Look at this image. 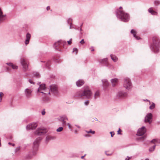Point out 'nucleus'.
I'll use <instances>...</instances> for the list:
<instances>
[{
    "mask_svg": "<svg viewBox=\"0 0 160 160\" xmlns=\"http://www.w3.org/2000/svg\"><path fill=\"white\" fill-rule=\"evenodd\" d=\"M62 45V44L60 42L58 41L54 43L53 45V47L56 50L61 51V49H60L59 47H61Z\"/></svg>",
    "mask_w": 160,
    "mask_h": 160,
    "instance_id": "nucleus-15",
    "label": "nucleus"
},
{
    "mask_svg": "<svg viewBox=\"0 0 160 160\" xmlns=\"http://www.w3.org/2000/svg\"><path fill=\"white\" fill-rule=\"evenodd\" d=\"M128 93L123 91H119L117 94V97L118 98H122L127 97Z\"/></svg>",
    "mask_w": 160,
    "mask_h": 160,
    "instance_id": "nucleus-11",
    "label": "nucleus"
},
{
    "mask_svg": "<svg viewBox=\"0 0 160 160\" xmlns=\"http://www.w3.org/2000/svg\"><path fill=\"white\" fill-rule=\"evenodd\" d=\"M131 158V157H127V158H126L125 160H129Z\"/></svg>",
    "mask_w": 160,
    "mask_h": 160,
    "instance_id": "nucleus-51",
    "label": "nucleus"
},
{
    "mask_svg": "<svg viewBox=\"0 0 160 160\" xmlns=\"http://www.w3.org/2000/svg\"><path fill=\"white\" fill-rule=\"evenodd\" d=\"M3 95V93L2 92H0V102H1L2 100V98H1V96L2 95Z\"/></svg>",
    "mask_w": 160,
    "mask_h": 160,
    "instance_id": "nucleus-40",
    "label": "nucleus"
},
{
    "mask_svg": "<svg viewBox=\"0 0 160 160\" xmlns=\"http://www.w3.org/2000/svg\"><path fill=\"white\" fill-rule=\"evenodd\" d=\"M72 39L71 38L70 39V40L69 41H68L67 42L68 44L69 45H70L72 43Z\"/></svg>",
    "mask_w": 160,
    "mask_h": 160,
    "instance_id": "nucleus-41",
    "label": "nucleus"
},
{
    "mask_svg": "<svg viewBox=\"0 0 160 160\" xmlns=\"http://www.w3.org/2000/svg\"><path fill=\"white\" fill-rule=\"evenodd\" d=\"M84 136L85 137H90V135L88 134H86L84 135Z\"/></svg>",
    "mask_w": 160,
    "mask_h": 160,
    "instance_id": "nucleus-57",
    "label": "nucleus"
},
{
    "mask_svg": "<svg viewBox=\"0 0 160 160\" xmlns=\"http://www.w3.org/2000/svg\"><path fill=\"white\" fill-rule=\"evenodd\" d=\"M84 81L82 80H79L76 82V85L78 87H80L82 86L84 83Z\"/></svg>",
    "mask_w": 160,
    "mask_h": 160,
    "instance_id": "nucleus-22",
    "label": "nucleus"
},
{
    "mask_svg": "<svg viewBox=\"0 0 160 160\" xmlns=\"http://www.w3.org/2000/svg\"><path fill=\"white\" fill-rule=\"evenodd\" d=\"M86 154H85V155H84V156H82V157H81V158L82 159H83V158H84V157L86 156Z\"/></svg>",
    "mask_w": 160,
    "mask_h": 160,
    "instance_id": "nucleus-59",
    "label": "nucleus"
},
{
    "mask_svg": "<svg viewBox=\"0 0 160 160\" xmlns=\"http://www.w3.org/2000/svg\"><path fill=\"white\" fill-rule=\"evenodd\" d=\"M20 149V147H17L15 150V152L16 153L18 151H19Z\"/></svg>",
    "mask_w": 160,
    "mask_h": 160,
    "instance_id": "nucleus-35",
    "label": "nucleus"
},
{
    "mask_svg": "<svg viewBox=\"0 0 160 160\" xmlns=\"http://www.w3.org/2000/svg\"><path fill=\"white\" fill-rule=\"evenodd\" d=\"M33 75L36 77V78H39L40 77V75L39 73L37 72H33Z\"/></svg>",
    "mask_w": 160,
    "mask_h": 160,
    "instance_id": "nucleus-30",
    "label": "nucleus"
},
{
    "mask_svg": "<svg viewBox=\"0 0 160 160\" xmlns=\"http://www.w3.org/2000/svg\"><path fill=\"white\" fill-rule=\"evenodd\" d=\"M156 146V145H155L152 147H150L149 148V151L150 152H152L154 151L155 149Z\"/></svg>",
    "mask_w": 160,
    "mask_h": 160,
    "instance_id": "nucleus-31",
    "label": "nucleus"
},
{
    "mask_svg": "<svg viewBox=\"0 0 160 160\" xmlns=\"http://www.w3.org/2000/svg\"><path fill=\"white\" fill-rule=\"evenodd\" d=\"M154 3L155 5H158L160 4V1L158 0H156L154 1Z\"/></svg>",
    "mask_w": 160,
    "mask_h": 160,
    "instance_id": "nucleus-34",
    "label": "nucleus"
},
{
    "mask_svg": "<svg viewBox=\"0 0 160 160\" xmlns=\"http://www.w3.org/2000/svg\"><path fill=\"white\" fill-rule=\"evenodd\" d=\"M123 86L126 89L129 90L132 88V83L130 79L128 78H124Z\"/></svg>",
    "mask_w": 160,
    "mask_h": 160,
    "instance_id": "nucleus-5",
    "label": "nucleus"
},
{
    "mask_svg": "<svg viewBox=\"0 0 160 160\" xmlns=\"http://www.w3.org/2000/svg\"><path fill=\"white\" fill-rule=\"evenodd\" d=\"M73 28L76 30H78V29L76 28V27L75 26H73L72 25V28Z\"/></svg>",
    "mask_w": 160,
    "mask_h": 160,
    "instance_id": "nucleus-48",
    "label": "nucleus"
},
{
    "mask_svg": "<svg viewBox=\"0 0 160 160\" xmlns=\"http://www.w3.org/2000/svg\"><path fill=\"white\" fill-rule=\"evenodd\" d=\"M102 84L104 87L107 88L109 85V83L106 79L102 80Z\"/></svg>",
    "mask_w": 160,
    "mask_h": 160,
    "instance_id": "nucleus-23",
    "label": "nucleus"
},
{
    "mask_svg": "<svg viewBox=\"0 0 160 160\" xmlns=\"http://www.w3.org/2000/svg\"><path fill=\"white\" fill-rule=\"evenodd\" d=\"M33 89L31 88H26L24 91V94L27 99H30L32 96Z\"/></svg>",
    "mask_w": 160,
    "mask_h": 160,
    "instance_id": "nucleus-8",
    "label": "nucleus"
},
{
    "mask_svg": "<svg viewBox=\"0 0 160 160\" xmlns=\"http://www.w3.org/2000/svg\"><path fill=\"white\" fill-rule=\"evenodd\" d=\"M31 36V35L29 33H27L26 35V38L25 41V43L26 45H27L29 43Z\"/></svg>",
    "mask_w": 160,
    "mask_h": 160,
    "instance_id": "nucleus-18",
    "label": "nucleus"
},
{
    "mask_svg": "<svg viewBox=\"0 0 160 160\" xmlns=\"http://www.w3.org/2000/svg\"><path fill=\"white\" fill-rule=\"evenodd\" d=\"M67 124L68 125V128H69V129H71L72 127L71 126V125H70V123H68Z\"/></svg>",
    "mask_w": 160,
    "mask_h": 160,
    "instance_id": "nucleus-50",
    "label": "nucleus"
},
{
    "mask_svg": "<svg viewBox=\"0 0 160 160\" xmlns=\"http://www.w3.org/2000/svg\"><path fill=\"white\" fill-rule=\"evenodd\" d=\"M50 89L51 92L54 94H57L58 93L57 87L55 85H52L50 86Z\"/></svg>",
    "mask_w": 160,
    "mask_h": 160,
    "instance_id": "nucleus-13",
    "label": "nucleus"
},
{
    "mask_svg": "<svg viewBox=\"0 0 160 160\" xmlns=\"http://www.w3.org/2000/svg\"><path fill=\"white\" fill-rule=\"evenodd\" d=\"M156 143H160V139H156Z\"/></svg>",
    "mask_w": 160,
    "mask_h": 160,
    "instance_id": "nucleus-38",
    "label": "nucleus"
},
{
    "mask_svg": "<svg viewBox=\"0 0 160 160\" xmlns=\"http://www.w3.org/2000/svg\"><path fill=\"white\" fill-rule=\"evenodd\" d=\"M111 82L113 87L115 86L118 82V79L116 78L112 79L111 80Z\"/></svg>",
    "mask_w": 160,
    "mask_h": 160,
    "instance_id": "nucleus-21",
    "label": "nucleus"
},
{
    "mask_svg": "<svg viewBox=\"0 0 160 160\" xmlns=\"http://www.w3.org/2000/svg\"><path fill=\"white\" fill-rule=\"evenodd\" d=\"M146 131V129L145 127L143 126L141 128L138 129L137 135L139 136H141L144 135Z\"/></svg>",
    "mask_w": 160,
    "mask_h": 160,
    "instance_id": "nucleus-12",
    "label": "nucleus"
},
{
    "mask_svg": "<svg viewBox=\"0 0 160 160\" xmlns=\"http://www.w3.org/2000/svg\"><path fill=\"white\" fill-rule=\"evenodd\" d=\"M152 115L151 113L147 114L145 118L144 121L145 122H148L150 124L152 122Z\"/></svg>",
    "mask_w": 160,
    "mask_h": 160,
    "instance_id": "nucleus-10",
    "label": "nucleus"
},
{
    "mask_svg": "<svg viewBox=\"0 0 160 160\" xmlns=\"http://www.w3.org/2000/svg\"><path fill=\"white\" fill-rule=\"evenodd\" d=\"M59 120L60 121L62 122V125H66V121L68 120V118L66 116L64 115L60 117Z\"/></svg>",
    "mask_w": 160,
    "mask_h": 160,
    "instance_id": "nucleus-16",
    "label": "nucleus"
},
{
    "mask_svg": "<svg viewBox=\"0 0 160 160\" xmlns=\"http://www.w3.org/2000/svg\"><path fill=\"white\" fill-rule=\"evenodd\" d=\"M42 138L39 137L37 138L33 143V155H35L36 154V151L38 150L40 141L41 140Z\"/></svg>",
    "mask_w": 160,
    "mask_h": 160,
    "instance_id": "nucleus-7",
    "label": "nucleus"
},
{
    "mask_svg": "<svg viewBox=\"0 0 160 160\" xmlns=\"http://www.w3.org/2000/svg\"><path fill=\"white\" fill-rule=\"evenodd\" d=\"M74 132H75V133H76V134H77L78 133V131L76 130H75Z\"/></svg>",
    "mask_w": 160,
    "mask_h": 160,
    "instance_id": "nucleus-61",
    "label": "nucleus"
},
{
    "mask_svg": "<svg viewBox=\"0 0 160 160\" xmlns=\"http://www.w3.org/2000/svg\"><path fill=\"white\" fill-rule=\"evenodd\" d=\"M100 96V93L98 91H97L94 94V100L98 98Z\"/></svg>",
    "mask_w": 160,
    "mask_h": 160,
    "instance_id": "nucleus-26",
    "label": "nucleus"
},
{
    "mask_svg": "<svg viewBox=\"0 0 160 160\" xmlns=\"http://www.w3.org/2000/svg\"><path fill=\"white\" fill-rule=\"evenodd\" d=\"M85 132L87 133H91L93 134H94L95 133V131H92L91 129H90L89 131H88L85 130Z\"/></svg>",
    "mask_w": 160,
    "mask_h": 160,
    "instance_id": "nucleus-32",
    "label": "nucleus"
},
{
    "mask_svg": "<svg viewBox=\"0 0 160 160\" xmlns=\"http://www.w3.org/2000/svg\"><path fill=\"white\" fill-rule=\"evenodd\" d=\"M47 133L46 129L44 128H38L35 132V134L36 135L41 136Z\"/></svg>",
    "mask_w": 160,
    "mask_h": 160,
    "instance_id": "nucleus-9",
    "label": "nucleus"
},
{
    "mask_svg": "<svg viewBox=\"0 0 160 160\" xmlns=\"http://www.w3.org/2000/svg\"><path fill=\"white\" fill-rule=\"evenodd\" d=\"M45 65L46 66V67H48L49 66V62H48V63H46V64H45Z\"/></svg>",
    "mask_w": 160,
    "mask_h": 160,
    "instance_id": "nucleus-55",
    "label": "nucleus"
},
{
    "mask_svg": "<svg viewBox=\"0 0 160 160\" xmlns=\"http://www.w3.org/2000/svg\"><path fill=\"white\" fill-rule=\"evenodd\" d=\"M45 112L44 110L42 111V115H44L45 114Z\"/></svg>",
    "mask_w": 160,
    "mask_h": 160,
    "instance_id": "nucleus-53",
    "label": "nucleus"
},
{
    "mask_svg": "<svg viewBox=\"0 0 160 160\" xmlns=\"http://www.w3.org/2000/svg\"><path fill=\"white\" fill-rule=\"evenodd\" d=\"M8 144L10 145H12L13 146H15V144L14 143H12L11 142H8Z\"/></svg>",
    "mask_w": 160,
    "mask_h": 160,
    "instance_id": "nucleus-56",
    "label": "nucleus"
},
{
    "mask_svg": "<svg viewBox=\"0 0 160 160\" xmlns=\"http://www.w3.org/2000/svg\"><path fill=\"white\" fill-rule=\"evenodd\" d=\"M116 14L117 18L123 22H127L129 19L128 14L122 10L118 9L116 11Z\"/></svg>",
    "mask_w": 160,
    "mask_h": 160,
    "instance_id": "nucleus-1",
    "label": "nucleus"
},
{
    "mask_svg": "<svg viewBox=\"0 0 160 160\" xmlns=\"http://www.w3.org/2000/svg\"><path fill=\"white\" fill-rule=\"evenodd\" d=\"M122 131L120 129V128H119L118 129V134H122V133H120L119 132H122Z\"/></svg>",
    "mask_w": 160,
    "mask_h": 160,
    "instance_id": "nucleus-42",
    "label": "nucleus"
},
{
    "mask_svg": "<svg viewBox=\"0 0 160 160\" xmlns=\"http://www.w3.org/2000/svg\"><path fill=\"white\" fill-rule=\"evenodd\" d=\"M7 69L8 70H10V68H7Z\"/></svg>",
    "mask_w": 160,
    "mask_h": 160,
    "instance_id": "nucleus-63",
    "label": "nucleus"
},
{
    "mask_svg": "<svg viewBox=\"0 0 160 160\" xmlns=\"http://www.w3.org/2000/svg\"><path fill=\"white\" fill-rule=\"evenodd\" d=\"M77 94L78 97H85L87 98L90 99L91 97L92 93L89 89V87L87 86L84 88L83 91L78 92Z\"/></svg>",
    "mask_w": 160,
    "mask_h": 160,
    "instance_id": "nucleus-3",
    "label": "nucleus"
},
{
    "mask_svg": "<svg viewBox=\"0 0 160 160\" xmlns=\"http://www.w3.org/2000/svg\"><path fill=\"white\" fill-rule=\"evenodd\" d=\"M80 43L81 44H83L85 42L83 39H82L80 42Z\"/></svg>",
    "mask_w": 160,
    "mask_h": 160,
    "instance_id": "nucleus-44",
    "label": "nucleus"
},
{
    "mask_svg": "<svg viewBox=\"0 0 160 160\" xmlns=\"http://www.w3.org/2000/svg\"><path fill=\"white\" fill-rule=\"evenodd\" d=\"M76 52V54L78 52V50L76 48H73V52Z\"/></svg>",
    "mask_w": 160,
    "mask_h": 160,
    "instance_id": "nucleus-37",
    "label": "nucleus"
},
{
    "mask_svg": "<svg viewBox=\"0 0 160 160\" xmlns=\"http://www.w3.org/2000/svg\"><path fill=\"white\" fill-rule=\"evenodd\" d=\"M38 92H40L45 95L50 94V90L48 91V89L46 88L45 84H44L39 85V87L38 89Z\"/></svg>",
    "mask_w": 160,
    "mask_h": 160,
    "instance_id": "nucleus-4",
    "label": "nucleus"
},
{
    "mask_svg": "<svg viewBox=\"0 0 160 160\" xmlns=\"http://www.w3.org/2000/svg\"><path fill=\"white\" fill-rule=\"evenodd\" d=\"M72 19L71 18H69L67 21V22L70 25L69 28H72Z\"/></svg>",
    "mask_w": 160,
    "mask_h": 160,
    "instance_id": "nucleus-28",
    "label": "nucleus"
},
{
    "mask_svg": "<svg viewBox=\"0 0 160 160\" xmlns=\"http://www.w3.org/2000/svg\"><path fill=\"white\" fill-rule=\"evenodd\" d=\"M152 40V42L150 46V48L153 52H158L160 47V41L159 38L157 37L153 38Z\"/></svg>",
    "mask_w": 160,
    "mask_h": 160,
    "instance_id": "nucleus-2",
    "label": "nucleus"
},
{
    "mask_svg": "<svg viewBox=\"0 0 160 160\" xmlns=\"http://www.w3.org/2000/svg\"><path fill=\"white\" fill-rule=\"evenodd\" d=\"M110 133L111 134V137H113V136L114 135V132H110Z\"/></svg>",
    "mask_w": 160,
    "mask_h": 160,
    "instance_id": "nucleus-39",
    "label": "nucleus"
},
{
    "mask_svg": "<svg viewBox=\"0 0 160 160\" xmlns=\"http://www.w3.org/2000/svg\"><path fill=\"white\" fill-rule=\"evenodd\" d=\"M144 138V137L142 136V137L140 138H138V140H142V139H143Z\"/></svg>",
    "mask_w": 160,
    "mask_h": 160,
    "instance_id": "nucleus-54",
    "label": "nucleus"
},
{
    "mask_svg": "<svg viewBox=\"0 0 160 160\" xmlns=\"http://www.w3.org/2000/svg\"><path fill=\"white\" fill-rule=\"evenodd\" d=\"M6 19V15L3 14L0 8V22L5 20Z\"/></svg>",
    "mask_w": 160,
    "mask_h": 160,
    "instance_id": "nucleus-17",
    "label": "nucleus"
},
{
    "mask_svg": "<svg viewBox=\"0 0 160 160\" xmlns=\"http://www.w3.org/2000/svg\"><path fill=\"white\" fill-rule=\"evenodd\" d=\"M50 9V7L49 6H48L47 8V10H48Z\"/></svg>",
    "mask_w": 160,
    "mask_h": 160,
    "instance_id": "nucleus-58",
    "label": "nucleus"
},
{
    "mask_svg": "<svg viewBox=\"0 0 160 160\" xmlns=\"http://www.w3.org/2000/svg\"><path fill=\"white\" fill-rule=\"evenodd\" d=\"M75 126L78 128H80V127L78 125H75Z\"/></svg>",
    "mask_w": 160,
    "mask_h": 160,
    "instance_id": "nucleus-60",
    "label": "nucleus"
},
{
    "mask_svg": "<svg viewBox=\"0 0 160 160\" xmlns=\"http://www.w3.org/2000/svg\"><path fill=\"white\" fill-rule=\"evenodd\" d=\"M110 57L112 59L114 62H116L118 60V58L115 55L111 54Z\"/></svg>",
    "mask_w": 160,
    "mask_h": 160,
    "instance_id": "nucleus-27",
    "label": "nucleus"
},
{
    "mask_svg": "<svg viewBox=\"0 0 160 160\" xmlns=\"http://www.w3.org/2000/svg\"><path fill=\"white\" fill-rule=\"evenodd\" d=\"M143 100L144 101H148V102H149V104L150 105L151 104V102H150V101L149 100H148L147 99H146Z\"/></svg>",
    "mask_w": 160,
    "mask_h": 160,
    "instance_id": "nucleus-52",
    "label": "nucleus"
},
{
    "mask_svg": "<svg viewBox=\"0 0 160 160\" xmlns=\"http://www.w3.org/2000/svg\"><path fill=\"white\" fill-rule=\"evenodd\" d=\"M90 49L91 50V51H93L94 50V48L93 47H91L90 48Z\"/></svg>",
    "mask_w": 160,
    "mask_h": 160,
    "instance_id": "nucleus-49",
    "label": "nucleus"
},
{
    "mask_svg": "<svg viewBox=\"0 0 160 160\" xmlns=\"http://www.w3.org/2000/svg\"><path fill=\"white\" fill-rule=\"evenodd\" d=\"M63 129V128L62 127H60L57 129L56 131L57 132H61Z\"/></svg>",
    "mask_w": 160,
    "mask_h": 160,
    "instance_id": "nucleus-33",
    "label": "nucleus"
},
{
    "mask_svg": "<svg viewBox=\"0 0 160 160\" xmlns=\"http://www.w3.org/2000/svg\"><path fill=\"white\" fill-rule=\"evenodd\" d=\"M89 101L88 100H86L84 102V104L85 105H88L89 104Z\"/></svg>",
    "mask_w": 160,
    "mask_h": 160,
    "instance_id": "nucleus-36",
    "label": "nucleus"
},
{
    "mask_svg": "<svg viewBox=\"0 0 160 160\" xmlns=\"http://www.w3.org/2000/svg\"><path fill=\"white\" fill-rule=\"evenodd\" d=\"M6 64L8 65L9 67H11L13 69H17L18 67L17 66L11 63H7Z\"/></svg>",
    "mask_w": 160,
    "mask_h": 160,
    "instance_id": "nucleus-24",
    "label": "nucleus"
},
{
    "mask_svg": "<svg viewBox=\"0 0 160 160\" xmlns=\"http://www.w3.org/2000/svg\"><path fill=\"white\" fill-rule=\"evenodd\" d=\"M150 142L152 143H153L154 144H155L156 143V139H154L152 140H151Z\"/></svg>",
    "mask_w": 160,
    "mask_h": 160,
    "instance_id": "nucleus-43",
    "label": "nucleus"
},
{
    "mask_svg": "<svg viewBox=\"0 0 160 160\" xmlns=\"http://www.w3.org/2000/svg\"><path fill=\"white\" fill-rule=\"evenodd\" d=\"M148 11L152 15H157L158 14L157 12L154 11L152 7L149 8L148 9Z\"/></svg>",
    "mask_w": 160,
    "mask_h": 160,
    "instance_id": "nucleus-20",
    "label": "nucleus"
},
{
    "mask_svg": "<svg viewBox=\"0 0 160 160\" xmlns=\"http://www.w3.org/2000/svg\"><path fill=\"white\" fill-rule=\"evenodd\" d=\"M155 104L154 102H152V104L149 107V108L150 110H152L155 108Z\"/></svg>",
    "mask_w": 160,
    "mask_h": 160,
    "instance_id": "nucleus-29",
    "label": "nucleus"
},
{
    "mask_svg": "<svg viewBox=\"0 0 160 160\" xmlns=\"http://www.w3.org/2000/svg\"><path fill=\"white\" fill-rule=\"evenodd\" d=\"M145 160H149V159L148 158H146L145 159Z\"/></svg>",
    "mask_w": 160,
    "mask_h": 160,
    "instance_id": "nucleus-64",
    "label": "nucleus"
},
{
    "mask_svg": "<svg viewBox=\"0 0 160 160\" xmlns=\"http://www.w3.org/2000/svg\"><path fill=\"white\" fill-rule=\"evenodd\" d=\"M55 138V137L52 136H48L46 138V142H48L49 141L54 139Z\"/></svg>",
    "mask_w": 160,
    "mask_h": 160,
    "instance_id": "nucleus-25",
    "label": "nucleus"
},
{
    "mask_svg": "<svg viewBox=\"0 0 160 160\" xmlns=\"http://www.w3.org/2000/svg\"><path fill=\"white\" fill-rule=\"evenodd\" d=\"M105 154L107 155V156H111V155H112V153H107V152L106 151H105Z\"/></svg>",
    "mask_w": 160,
    "mask_h": 160,
    "instance_id": "nucleus-47",
    "label": "nucleus"
},
{
    "mask_svg": "<svg viewBox=\"0 0 160 160\" xmlns=\"http://www.w3.org/2000/svg\"><path fill=\"white\" fill-rule=\"evenodd\" d=\"M38 124L37 123L33 122L27 125L26 128L27 130H33L36 128Z\"/></svg>",
    "mask_w": 160,
    "mask_h": 160,
    "instance_id": "nucleus-14",
    "label": "nucleus"
},
{
    "mask_svg": "<svg viewBox=\"0 0 160 160\" xmlns=\"http://www.w3.org/2000/svg\"><path fill=\"white\" fill-rule=\"evenodd\" d=\"M130 32L132 34H133V37L135 38L136 39L139 40L140 39V38L139 37L136 36L137 32L136 31L132 29L131 30Z\"/></svg>",
    "mask_w": 160,
    "mask_h": 160,
    "instance_id": "nucleus-19",
    "label": "nucleus"
},
{
    "mask_svg": "<svg viewBox=\"0 0 160 160\" xmlns=\"http://www.w3.org/2000/svg\"><path fill=\"white\" fill-rule=\"evenodd\" d=\"M20 62L22 66L23 69L24 71H27L28 69L29 62L28 61L24 58H22L20 60Z\"/></svg>",
    "mask_w": 160,
    "mask_h": 160,
    "instance_id": "nucleus-6",
    "label": "nucleus"
},
{
    "mask_svg": "<svg viewBox=\"0 0 160 160\" xmlns=\"http://www.w3.org/2000/svg\"><path fill=\"white\" fill-rule=\"evenodd\" d=\"M28 81L31 84H34V83H35V82H33L31 79H29L28 80Z\"/></svg>",
    "mask_w": 160,
    "mask_h": 160,
    "instance_id": "nucleus-45",
    "label": "nucleus"
},
{
    "mask_svg": "<svg viewBox=\"0 0 160 160\" xmlns=\"http://www.w3.org/2000/svg\"><path fill=\"white\" fill-rule=\"evenodd\" d=\"M119 9H122V7H119Z\"/></svg>",
    "mask_w": 160,
    "mask_h": 160,
    "instance_id": "nucleus-62",
    "label": "nucleus"
},
{
    "mask_svg": "<svg viewBox=\"0 0 160 160\" xmlns=\"http://www.w3.org/2000/svg\"><path fill=\"white\" fill-rule=\"evenodd\" d=\"M107 61V59L106 58H104L103 59H102L101 60V62H106Z\"/></svg>",
    "mask_w": 160,
    "mask_h": 160,
    "instance_id": "nucleus-46",
    "label": "nucleus"
}]
</instances>
